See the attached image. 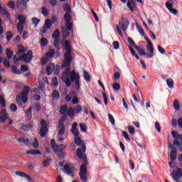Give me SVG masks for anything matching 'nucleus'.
<instances>
[{
    "instance_id": "obj_1",
    "label": "nucleus",
    "mask_w": 182,
    "mask_h": 182,
    "mask_svg": "<svg viewBox=\"0 0 182 182\" xmlns=\"http://www.w3.org/2000/svg\"><path fill=\"white\" fill-rule=\"evenodd\" d=\"M65 60L63 62V68H65V72L63 73V79H67V77H69L70 75L71 74L70 68H69V66H70V63H72V60H73V56H72V54L73 53L72 52V46H70V43L69 42V41H65Z\"/></svg>"
},
{
    "instance_id": "obj_2",
    "label": "nucleus",
    "mask_w": 182,
    "mask_h": 182,
    "mask_svg": "<svg viewBox=\"0 0 182 182\" xmlns=\"http://www.w3.org/2000/svg\"><path fill=\"white\" fill-rule=\"evenodd\" d=\"M74 141L76 146L81 147V149H77V157L78 159H82V156H86V154H85V151H86V144H85V141L80 139V136H75Z\"/></svg>"
},
{
    "instance_id": "obj_3",
    "label": "nucleus",
    "mask_w": 182,
    "mask_h": 182,
    "mask_svg": "<svg viewBox=\"0 0 182 182\" xmlns=\"http://www.w3.org/2000/svg\"><path fill=\"white\" fill-rule=\"evenodd\" d=\"M64 11H65V14L64 15L65 26L68 31H72V29H73V23L70 21L72 20V16H70V6H69V4H66L64 6Z\"/></svg>"
},
{
    "instance_id": "obj_4",
    "label": "nucleus",
    "mask_w": 182,
    "mask_h": 182,
    "mask_svg": "<svg viewBox=\"0 0 182 182\" xmlns=\"http://www.w3.org/2000/svg\"><path fill=\"white\" fill-rule=\"evenodd\" d=\"M33 56L32 50H29L27 54H23L18 58L16 55H14L13 57V62L16 65H19V60H23L26 63H30Z\"/></svg>"
},
{
    "instance_id": "obj_5",
    "label": "nucleus",
    "mask_w": 182,
    "mask_h": 182,
    "mask_svg": "<svg viewBox=\"0 0 182 182\" xmlns=\"http://www.w3.org/2000/svg\"><path fill=\"white\" fill-rule=\"evenodd\" d=\"M127 28H129V19L127 18H122L121 21L119 23V25L117 26V31L121 36H123V33H122V31L123 32H126L127 31ZM120 28L122 30H120Z\"/></svg>"
},
{
    "instance_id": "obj_6",
    "label": "nucleus",
    "mask_w": 182,
    "mask_h": 182,
    "mask_svg": "<svg viewBox=\"0 0 182 182\" xmlns=\"http://www.w3.org/2000/svg\"><path fill=\"white\" fill-rule=\"evenodd\" d=\"M171 134L174 139H176L173 140V145L177 146L178 147L179 151H181L182 153V134H180L176 131H172ZM178 140H181V141Z\"/></svg>"
},
{
    "instance_id": "obj_7",
    "label": "nucleus",
    "mask_w": 182,
    "mask_h": 182,
    "mask_svg": "<svg viewBox=\"0 0 182 182\" xmlns=\"http://www.w3.org/2000/svg\"><path fill=\"white\" fill-rule=\"evenodd\" d=\"M18 21L19 22L17 23V31L22 35L23 33V25H25L26 22V18L25 16L19 15L17 17Z\"/></svg>"
},
{
    "instance_id": "obj_8",
    "label": "nucleus",
    "mask_w": 182,
    "mask_h": 182,
    "mask_svg": "<svg viewBox=\"0 0 182 182\" xmlns=\"http://www.w3.org/2000/svg\"><path fill=\"white\" fill-rule=\"evenodd\" d=\"M50 144H51V149H53V151L54 153H59L60 151H63L66 149V145L65 144H60L58 145L56 144V141L52 139L50 141Z\"/></svg>"
},
{
    "instance_id": "obj_9",
    "label": "nucleus",
    "mask_w": 182,
    "mask_h": 182,
    "mask_svg": "<svg viewBox=\"0 0 182 182\" xmlns=\"http://www.w3.org/2000/svg\"><path fill=\"white\" fill-rule=\"evenodd\" d=\"M40 124L41 127L40 128L39 134L41 137H46L49 129H48V124L45 119H41L40 121Z\"/></svg>"
},
{
    "instance_id": "obj_10",
    "label": "nucleus",
    "mask_w": 182,
    "mask_h": 182,
    "mask_svg": "<svg viewBox=\"0 0 182 182\" xmlns=\"http://www.w3.org/2000/svg\"><path fill=\"white\" fill-rule=\"evenodd\" d=\"M80 160H82V164L80 167L79 174H87V158L86 156H82V158H78Z\"/></svg>"
},
{
    "instance_id": "obj_11",
    "label": "nucleus",
    "mask_w": 182,
    "mask_h": 182,
    "mask_svg": "<svg viewBox=\"0 0 182 182\" xmlns=\"http://www.w3.org/2000/svg\"><path fill=\"white\" fill-rule=\"evenodd\" d=\"M32 108L33 110H36V112H40V110L42 109L39 103L33 104L32 107H30L26 112V116H28L29 119H32Z\"/></svg>"
},
{
    "instance_id": "obj_12",
    "label": "nucleus",
    "mask_w": 182,
    "mask_h": 182,
    "mask_svg": "<svg viewBox=\"0 0 182 182\" xmlns=\"http://www.w3.org/2000/svg\"><path fill=\"white\" fill-rule=\"evenodd\" d=\"M171 176L174 181H180V178L182 177V168H177V169L173 170Z\"/></svg>"
},
{
    "instance_id": "obj_13",
    "label": "nucleus",
    "mask_w": 182,
    "mask_h": 182,
    "mask_svg": "<svg viewBox=\"0 0 182 182\" xmlns=\"http://www.w3.org/2000/svg\"><path fill=\"white\" fill-rule=\"evenodd\" d=\"M55 55V49H50V50L46 53L41 60V65H46L47 62H49V58H53Z\"/></svg>"
},
{
    "instance_id": "obj_14",
    "label": "nucleus",
    "mask_w": 182,
    "mask_h": 182,
    "mask_svg": "<svg viewBox=\"0 0 182 182\" xmlns=\"http://www.w3.org/2000/svg\"><path fill=\"white\" fill-rule=\"evenodd\" d=\"M26 2H29V0H17L16 6L19 11H26V8H28Z\"/></svg>"
},
{
    "instance_id": "obj_15",
    "label": "nucleus",
    "mask_w": 182,
    "mask_h": 182,
    "mask_svg": "<svg viewBox=\"0 0 182 182\" xmlns=\"http://www.w3.org/2000/svg\"><path fill=\"white\" fill-rule=\"evenodd\" d=\"M168 149H171L170 159L171 161H174L177 159V148L174 147L173 144L168 142Z\"/></svg>"
},
{
    "instance_id": "obj_16",
    "label": "nucleus",
    "mask_w": 182,
    "mask_h": 182,
    "mask_svg": "<svg viewBox=\"0 0 182 182\" xmlns=\"http://www.w3.org/2000/svg\"><path fill=\"white\" fill-rule=\"evenodd\" d=\"M30 90H31V88L28 86H25L23 88V92L21 94L23 103H26V102H28V95H29Z\"/></svg>"
},
{
    "instance_id": "obj_17",
    "label": "nucleus",
    "mask_w": 182,
    "mask_h": 182,
    "mask_svg": "<svg viewBox=\"0 0 182 182\" xmlns=\"http://www.w3.org/2000/svg\"><path fill=\"white\" fill-rule=\"evenodd\" d=\"M146 50L148 52L146 58H153L154 56V47L153 46V43L149 42L146 44Z\"/></svg>"
},
{
    "instance_id": "obj_18",
    "label": "nucleus",
    "mask_w": 182,
    "mask_h": 182,
    "mask_svg": "<svg viewBox=\"0 0 182 182\" xmlns=\"http://www.w3.org/2000/svg\"><path fill=\"white\" fill-rule=\"evenodd\" d=\"M9 117L8 115V112H6V109H1L0 111V122L1 123H5L6 122V119Z\"/></svg>"
},
{
    "instance_id": "obj_19",
    "label": "nucleus",
    "mask_w": 182,
    "mask_h": 182,
    "mask_svg": "<svg viewBox=\"0 0 182 182\" xmlns=\"http://www.w3.org/2000/svg\"><path fill=\"white\" fill-rule=\"evenodd\" d=\"M64 173L69 174L71 177H75V174H73V167H71L69 164L64 166Z\"/></svg>"
},
{
    "instance_id": "obj_20",
    "label": "nucleus",
    "mask_w": 182,
    "mask_h": 182,
    "mask_svg": "<svg viewBox=\"0 0 182 182\" xmlns=\"http://www.w3.org/2000/svg\"><path fill=\"white\" fill-rule=\"evenodd\" d=\"M71 133L73 136H75V137L79 136L80 132H79V129H77V122H74L73 124L72 128H71Z\"/></svg>"
},
{
    "instance_id": "obj_21",
    "label": "nucleus",
    "mask_w": 182,
    "mask_h": 182,
    "mask_svg": "<svg viewBox=\"0 0 182 182\" xmlns=\"http://www.w3.org/2000/svg\"><path fill=\"white\" fill-rule=\"evenodd\" d=\"M15 174L16 176H18V177H23L24 178H26L28 182H32V178H31L29 175L25 173L24 172L16 171Z\"/></svg>"
},
{
    "instance_id": "obj_22",
    "label": "nucleus",
    "mask_w": 182,
    "mask_h": 182,
    "mask_svg": "<svg viewBox=\"0 0 182 182\" xmlns=\"http://www.w3.org/2000/svg\"><path fill=\"white\" fill-rule=\"evenodd\" d=\"M127 6L129 8V11H131V12H134V7H136V3L133 0H129L127 4Z\"/></svg>"
},
{
    "instance_id": "obj_23",
    "label": "nucleus",
    "mask_w": 182,
    "mask_h": 182,
    "mask_svg": "<svg viewBox=\"0 0 182 182\" xmlns=\"http://www.w3.org/2000/svg\"><path fill=\"white\" fill-rule=\"evenodd\" d=\"M69 31H72V30H69L68 29V27H62V35H63V38L64 39H66V38H68V36H69L70 35V33L69 32Z\"/></svg>"
},
{
    "instance_id": "obj_24",
    "label": "nucleus",
    "mask_w": 182,
    "mask_h": 182,
    "mask_svg": "<svg viewBox=\"0 0 182 182\" xmlns=\"http://www.w3.org/2000/svg\"><path fill=\"white\" fill-rule=\"evenodd\" d=\"M58 134L59 136H63L65 134V132H66V128L65 127V125L60 123V124H58Z\"/></svg>"
},
{
    "instance_id": "obj_25",
    "label": "nucleus",
    "mask_w": 182,
    "mask_h": 182,
    "mask_svg": "<svg viewBox=\"0 0 182 182\" xmlns=\"http://www.w3.org/2000/svg\"><path fill=\"white\" fill-rule=\"evenodd\" d=\"M70 80L72 82H75V80H77V79H80V76H79V74H77L75 70L72 71L70 75Z\"/></svg>"
},
{
    "instance_id": "obj_26",
    "label": "nucleus",
    "mask_w": 182,
    "mask_h": 182,
    "mask_svg": "<svg viewBox=\"0 0 182 182\" xmlns=\"http://www.w3.org/2000/svg\"><path fill=\"white\" fill-rule=\"evenodd\" d=\"M135 49H136V50H138V52H139V55L140 56H144L146 55V50L143 48L142 46H135Z\"/></svg>"
},
{
    "instance_id": "obj_27",
    "label": "nucleus",
    "mask_w": 182,
    "mask_h": 182,
    "mask_svg": "<svg viewBox=\"0 0 182 182\" xmlns=\"http://www.w3.org/2000/svg\"><path fill=\"white\" fill-rule=\"evenodd\" d=\"M53 69H55V64L50 63L48 66L46 68V73L48 75H52V73L53 72Z\"/></svg>"
},
{
    "instance_id": "obj_28",
    "label": "nucleus",
    "mask_w": 182,
    "mask_h": 182,
    "mask_svg": "<svg viewBox=\"0 0 182 182\" xmlns=\"http://www.w3.org/2000/svg\"><path fill=\"white\" fill-rule=\"evenodd\" d=\"M33 127V124H23L20 129L21 130H23V132H28L31 130V129H32Z\"/></svg>"
},
{
    "instance_id": "obj_29",
    "label": "nucleus",
    "mask_w": 182,
    "mask_h": 182,
    "mask_svg": "<svg viewBox=\"0 0 182 182\" xmlns=\"http://www.w3.org/2000/svg\"><path fill=\"white\" fill-rule=\"evenodd\" d=\"M166 6L167 9H168L169 12H171V14H173V15H177V14H178L176 9L171 7V4H170V3L166 4Z\"/></svg>"
},
{
    "instance_id": "obj_30",
    "label": "nucleus",
    "mask_w": 182,
    "mask_h": 182,
    "mask_svg": "<svg viewBox=\"0 0 182 182\" xmlns=\"http://www.w3.org/2000/svg\"><path fill=\"white\" fill-rule=\"evenodd\" d=\"M26 154H31V156H35L36 154H38V156H41L42 153L41 152V151L38 149H31V150L27 151Z\"/></svg>"
},
{
    "instance_id": "obj_31",
    "label": "nucleus",
    "mask_w": 182,
    "mask_h": 182,
    "mask_svg": "<svg viewBox=\"0 0 182 182\" xmlns=\"http://www.w3.org/2000/svg\"><path fill=\"white\" fill-rule=\"evenodd\" d=\"M66 112H68V105H64L60 107V114H63V116L66 115Z\"/></svg>"
},
{
    "instance_id": "obj_32",
    "label": "nucleus",
    "mask_w": 182,
    "mask_h": 182,
    "mask_svg": "<svg viewBox=\"0 0 182 182\" xmlns=\"http://www.w3.org/2000/svg\"><path fill=\"white\" fill-rule=\"evenodd\" d=\"M60 31L59 30L55 29L52 35L53 39H60Z\"/></svg>"
},
{
    "instance_id": "obj_33",
    "label": "nucleus",
    "mask_w": 182,
    "mask_h": 182,
    "mask_svg": "<svg viewBox=\"0 0 182 182\" xmlns=\"http://www.w3.org/2000/svg\"><path fill=\"white\" fill-rule=\"evenodd\" d=\"M67 114L69 116V117L73 119V117H75V109H73V107H70L67 111Z\"/></svg>"
},
{
    "instance_id": "obj_34",
    "label": "nucleus",
    "mask_w": 182,
    "mask_h": 182,
    "mask_svg": "<svg viewBox=\"0 0 182 182\" xmlns=\"http://www.w3.org/2000/svg\"><path fill=\"white\" fill-rule=\"evenodd\" d=\"M60 38H54V43L53 45L55 46V48H56V49H58V50H60Z\"/></svg>"
},
{
    "instance_id": "obj_35",
    "label": "nucleus",
    "mask_w": 182,
    "mask_h": 182,
    "mask_svg": "<svg viewBox=\"0 0 182 182\" xmlns=\"http://www.w3.org/2000/svg\"><path fill=\"white\" fill-rule=\"evenodd\" d=\"M53 100H58V99L60 97V95L59 94V92L56 90H55L53 92Z\"/></svg>"
},
{
    "instance_id": "obj_36",
    "label": "nucleus",
    "mask_w": 182,
    "mask_h": 182,
    "mask_svg": "<svg viewBox=\"0 0 182 182\" xmlns=\"http://www.w3.org/2000/svg\"><path fill=\"white\" fill-rule=\"evenodd\" d=\"M6 55L7 56L8 59H12V57L14 56V52L10 49L7 48L6 50Z\"/></svg>"
},
{
    "instance_id": "obj_37",
    "label": "nucleus",
    "mask_w": 182,
    "mask_h": 182,
    "mask_svg": "<svg viewBox=\"0 0 182 182\" xmlns=\"http://www.w3.org/2000/svg\"><path fill=\"white\" fill-rule=\"evenodd\" d=\"M129 50H130L132 56H134L136 58V59H137V60H139L140 59V57H139L138 55L136 53V50H134V49H133V48H132V46H129Z\"/></svg>"
},
{
    "instance_id": "obj_38",
    "label": "nucleus",
    "mask_w": 182,
    "mask_h": 182,
    "mask_svg": "<svg viewBox=\"0 0 182 182\" xmlns=\"http://www.w3.org/2000/svg\"><path fill=\"white\" fill-rule=\"evenodd\" d=\"M166 83H167L168 87H170L171 89H173V87H174V81H173V79L168 78L166 80Z\"/></svg>"
},
{
    "instance_id": "obj_39",
    "label": "nucleus",
    "mask_w": 182,
    "mask_h": 182,
    "mask_svg": "<svg viewBox=\"0 0 182 182\" xmlns=\"http://www.w3.org/2000/svg\"><path fill=\"white\" fill-rule=\"evenodd\" d=\"M87 173H79L80 178L82 182H87Z\"/></svg>"
},
{
    "instance_id": "obj_40",
    "label": "nucleus",
    "mask_w": 182,
    "mask_h": 182,
    "mask_svg": "<svg viewBox=\"0 0 182 182\" xmlns=\"http://www.w3.org/2000/svg\"><path fill=\"white\" fill-rule=\"evenodd\" d=\"M11 72H13L15 75H21V73H22V72L18 70V68H16L15 65L11 67Z\"/></svg>"
},
{
    "instance_id": "obj_41",
    "label": "nucleus",
    "mask_w": 182,
    "mask_h": 182,
    "mask_svg": "<svg viewBox=\"0 0 182 182\" xmlns=\"http://www.w3.org/2000/svg\"><path fill=\"white\" fill-rule=\"evenodd\" d=\"M173 109H175L177 112L180 110V103L177 100H175L173 102Z\"/></svg>"
},
{
    "instance_id": "obj_42",
    "label": "nucleus",
    "mask_w": 182,
    "mask_h": 182,
    "mask_svg": "<svg viewBox=\"0 0 182 182\" xmlns=\"http://www.w3.org/2000/svg\"><path fill=\"white\" fill-rule=\"evenodd\" d=\"M80 129L81 132H83L84 133H86L87 132V126H86V124H80Z\"/></svg>"
},
{
    "instance_id": "obj_43",
    "label": "nucleus",
    "mask_w": 182,
    "mask_h": 182,
    "mask_svg": "<svg viewBox=\"0 0 182 182\" xmlns=\"http://www.w3.org/2000/svg\"><path fill=\"white\" fill-rule=\"evenodd\" d=\"M31 21H32V23H34L35 28H37L38 25L41 22V20L36 17H33Z\"/></svg>"
},
{
    "instance_id": "obj_44",
    "label": "nucleus",
    "mask_w": 182,
    "mask_h": 182,
    "mask_svg": "<svg viewBox=\"0 0 182 182\" xmlns=\"http://www.w3.org/2000/svg\"><path fill=\"white\" fill-rule=\"evenodd\" d=\"M0 105L2 107H6V101H5V98L2 95H0Z\"/></svg>"
},
{
    "instance_id": "obj_45",
    "label": "nucleus",
    "mask_w": 182,
    "mask_h": 182,
    "mask_svg": "<svg viewBox=\"0 0 182 182\" xmlns=\"http://www.w3.org/2000/svg\"><path fill=\"white\" fill-rule=\"evenodd\" d=\"M84 73V78L85 79L86 82H90V75L86 70L83 71Z\"/></svg>"
},
{
    "instance_id": "obj_46",
    "label": "nucleus",
    "mask_w": 182,
    "mask_h": 182,
    "mask_svg": "<svg viewBox=\"0 0 182 182\" xmlns=\"http://www.w3.org/2000/svg\"><path fill=\"white\" fill-rule=\"evenodd\" d=\"M73 110H74V113L77 114L80 113V112H82V106L77 105V106L74 107Z\"/></svg>"
},
{
    "instance_id": "obj_47",
    "label": "nucleus",
    "mask_w": 182,
    "mask_h": 182,
    "mask_svg": "<svg viewBox=\"0 0 182 182\" xmlns=\"http://www.w3.org/2000/svg\"><path fill=\"white\" fill-rule=\"evenodd\" d=\"M63 80V82L65 83L66 86L68 87H70V85H72V82L70 81V79L69 77H67Z\"/></svg>"
},
{
    "instance_id": "obj_48",
    "label": "nucleus",
    "mask_w": 182,
    "mask_h": 182,
    "mask_svg": "<svg viewBox=\"0 0 182 182\" xmlns=\"http://www.w3.org/2000/svg\"><path fill=\"white\" fill-rule=\"evenodd\" d=\"M51 159L47 158L46 160L43 162V167H48L50 164Z\"/></svg>"
},
{
    "instance_id": "obj_49",
    "label": "nucleus",
    "mask_w": 182,
    "mask_h": 182,
    "mask_svg": "<svg viewBox=\"0 0 182 182\" xmlns=\"http://www.w3.org/2000/svg\"><path fill=\"white\" fill-rule=\"evenodd\" d=\"M44 26L47 28V29H50V26H52V21L50 19H47L45 22Z\"/></svg>"
},
{
    "instance_id": "obj_50",
    "label": "nucleus",
    "mask_w": 182,
    "mask_h": 182,
    "mask_svg": "<svg viewBox=\"0 0 182 182\" xmlns=\"http://www.w3.org/2000/svg\"><path fill=\"white\" fill-rule=\"evenodd\" d=\"M3 65L6 67V68H11V63L9 62V60H8L7 58L4 59L3 61Z\"/></svg>"
},
{
    "instance_id": "obj_51",
    "label": "nucleus",
    "mask_w": 182,
    "mask_h": 182,
    "mask_svg": "<svg viewBox=\"0 0 182 182\" xmlns=\"http://www.w3.org/2000/svg\"><path fill=\"white\" fill-rule=\"evenodd\" d=\"M53 72H54L55 75H59V72H60V66L56 65L53 70Z\"/></svg>"
},
{
    "instance_id": "obj_52",
    "label": "nucleus",
    "mask_w": 182,
    "mask_h": 182,
    "mask_svg": "<svg viewBox=\"0 0 182 182\" xmlns=\"http://www.w3.org/2000/svg\"><path fill=\"white\" fill-rule=\"evenodd\" d=\"M57 156L60 159V160H62V159H65V152L63 151H61L60 152H57Z\"/></svg>"
},
{
    "instance_id": "obj_53",
    "label": "nucleus",
    "mask_w": 182,
    "mask_h": 182,
    "mask_svg": "<svg viewBox=\"0 0 182 182\" xmlns=\"http://www.w3.org/2000/svg\"><path fill=\"white\" fill-rule=\"evenodd\" d=\"M41 14H43L44 16H48V15H49V11H48V9L46 7H43L41 9Z\"/></svg>"
},
{
    "instance_id": "obj_54",
    "label": "nucleus",
    "mask_w": 182,
    "mask_h": 182,
    "mask_svg": "<svg viewBox=\"0 0 182 182\" xmlns=\"http://www.w3.org/2000/svg\"><path fill=\"white\" fill-rule=\"evenodd\" d=\"M67 117H68L66 115H63V117H61V119L58 121V124H60V123H62L63 125H65V122H66Z\"/></svg>"
},
{
    "instance_id": "obj_55",
    "label": "nucleus",
    "mask_w": 182,
    "mask_h": 182,
    "mask_svg": "<svg viewBox=\"0 0 182 182\" xmlns=\"http://www.w3.org/2000/svg\"><path fill=\"white\" fill-rule=\"evenodd\" d=\"M112 87H113L114 90H120V84H119L117 82H114L112 84Z\"/></svg>"
},
{
    "instance_id": "obj_56",
    "label": "nucleus",
    "mask_w": 182,
    "mask_h": 182,
    "mask_svg": "<svg viewBox=\"0 0 182 182\" xmlns=\"http://www.w3.org/2000/svg\"><path fill=\"white\" fill-rule=\"evenodd\" d=\"M169 166L171 168H176V170H177V168H178L177 167V164H176V162H174V161H171L169 162Z\"/></svg>"
},
{
    "instance_id": "obj_57",
    "label": "nucleus",
    "mask_w": 182,
    "mask_h": 182,
    "mask_svg": "<svg viewBox=\"0 0 182 182\" xmlns=\"http://www.w3.org/2000/svg\"><path fill=\"white\" fill-rule=\"evenodd\" d=\"M12 38H14V34H12L11 31H7V36H6L7 42H9V41H11Z\"/></svg>"
},
{
    "instance_id": "obj_58",
    "label": "nucleus",
    "mask_w": 182,
    "mask_h": 182,
    "mask_svg": "<svg viewBox=\"0 0 182 182\" xmlns=\"http://www.w3.org/2000/svg\"><path fill=\"white\" fill-rule=\"evenodd\" d=\"M33 147L34 149H38L39 147V141H38V139L34 138V141L33 143Z\"/></svg>"
},
{
    "instance_id": "obj_59",
    "label": "nucleus",
    "mask_w": 182,
    "mask_h": 182,
    "mask_svg": "<svg viewBox=\"0 0 182 182\" xmlns=\"http://www.w3.org/2000/svg\"><path fill=\"white\" fill-rule=\"evenodd\" d=\"M41 46H46L48 45V39L42 38L41 40Z\"/></svg>"
},
{
    "instance_id": "obj_60",
    "label": "nucleus",
    "mask_w": 182,
    "mask_h": 182,
    "mask_svg": "<svg viewBox=\"0 0 182 182\" xmlns=\"http://www.w3.org/2000/svg\"><path fill=\"white\" fill-rule=\"evenodd\" d=\"M128 130L130 134H134L136 133V131L134 130V127L132 125H129L128 127Z\"/></svg>"
},
{
    "instance_id": "obj_61",
    "label": "nucleus",
    "mask_w": 182,
    "mask_h": 182,
    "mask_svg": "<svg viewBox=\"0 0 182 182\" xmlns=\"http://www.w3.org/2000/svg\"><path fill=\"white\" fill-rule=\"evenodd\" d=\"M18 53H25V49L23 48V46L22 45H18Z\"/></svg>"
},
{
    "instance_id": "obj_62",
    "label": "nucleus",
    "mask_w": 182,
    "mask_h": 182,
    "mask_svg": "<svg viewBox=\"0 0 182 182\" xmlns=\"http://www.w3.org/2000/svg\"><path fill=\"white\" fill-rule=\"evenodd\" d=\"M0 11H1V14L2 15H6L7 18H9V12H8V11H6V9L1 8Z\"/></svg>"
},
{
    "instance_id": "obj_63",
    "label": "nucleus",
    "mask_w": 182,
    "mask_h": 182,
    "mask_svg": "<svg viewBox=\"0 0 182 182\" xmlns=\"http://www.w3.org/2000/svg\"><path fill=\"white\" fill-rule=\"evenodd\" d=\"M52 82H53V86H55V87H56L58 85H59V82H58V77H53Z\"/></svg>"
},
{
    "instance_id": "obj_64",
    "label": "nucleus",
    "mask_w": 182,
    "mask_h": 182,
    "mask_svg": "<svg viewBox=\"0 0 182 182\" xmlns=\"http://www.w3.org/2000/svg\"><path fill=\"white\" fill-rule=\"evenodd\" d=\"M10 110L11 112H16V110H18V107H16V105L15 104H11L10 105Z\"/></svg>"
}]
</instances>
